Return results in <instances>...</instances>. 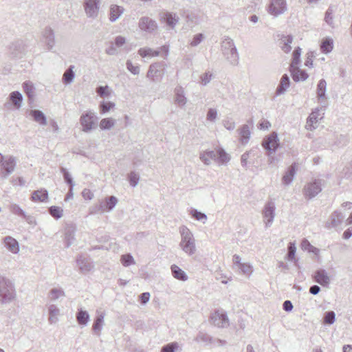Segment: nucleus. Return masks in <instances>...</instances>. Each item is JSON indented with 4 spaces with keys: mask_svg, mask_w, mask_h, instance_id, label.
I'll use <instances>...</instances> for the list:
<instances>
[{
    "mask_svg": "<svg viewBox=\"0 0 352 352\" xmlns=\"http://www.w3.org/2000/svg\"><path fill=\"white\" fill-rule=\"evenodd\" d=\"M181 241L179 244L182 251L188 256L195 254L197 252L196 241L192 232L186 226H182L179 228Z\"/></svg>",
    "mask_w": 352,
    "mask_h": 352,
    "instance_id": "f257e3e1",
    "label": "nucleus"
},
{
    "mask_svg": "<svg viewBox=\"0 0 352 352\" xmlns=\"http://www.w3.org/2000/svg\"><path fill=\"white\" fill-rule=\"evenodd\" d=\"M14 284L10 278L0 276V304L6 305L16 298Z\"/></svg>",
    "mask_w": 352,
    "mask_h": 352,
    "instance_id": "f03ea898",
    "label": "nucleus"
},
{
    "mask_svg": "<svg viewBox=\"0 0 352 352\" xmlns=\"http://www.w3.org/2000/svg\"><path fill=\"white\" fill-rule=\"evenodd\" d=\"M98 118L92 111H87L82 114L80 118V123L82 126V131L89 133L96 129Z\"/></svg>",
    "mask_w": 352,
    "mask_h": 352,
    "instance_id": "7ed1b4c3",
    "label": "nucleus"
},
{
    "mask_svg": "<svg viewBox=\"0 0 352 352\" xmlns=\"http://www.w3.org/2000/svg\"><path fill=\"white\" fill-rule=\"evenodd\" d=\"M118 203V199L114 196L107 197L98 205L90 208V214L102 213L111 211Z\"/></svg>",
    "mask_w": 352,
    "mask_h": 352,
    "instance_id": "20e7f679",
    "label": "nucleus"
},
{
    "mask_svg": "<svg viewBox=\"0 0 352 352\" xmlns=\"http://www.w3.org/2000/svg\"><path fill=\"white\" fill-rule=\"evenodd\" d=\"M323 184L324 181L320 179H316L307 183L303 188L305 197L311 199L317 196L322 191Z\"/></svg>",
    "mask_w": 352,
    "mask_h": 352,
    "instance_id": "39448f33",
    "label": "nucleus"
},
{
    "mask_svg": "<svg viewBox=\"0 0 352 352\" xmlns=\"http://www.w3.org/2000/svg\"><path fill=\"white\" fill-rule=\"evenodd\" d=\"M16 165V160L14 157L10 155L5 156V158H3L1 163L0 178L2 179H7L14 171Z\"/></svg>",
    "mask_w": 352,
    "mask_h": 352,
    "instance_id": "423d86ee",
    "label": "nucleus"
},
{
    "mask_svg": "<svg viewBox=\"0 0 352 352\" xmlns=\"http://www.w3.org/2000/svg\"><path fill=\"white\" fill-rule=\"evenodd\" d=\"M287 10L286 0H270L267 6V12L275 17L283 14Z\"/></svg>",
    "mask_w": 352,
    "mask_h": 352,
    "instance_id": "0eeeda50",
    "label": "nucleus"
},
{
    "mask_svg": "<svg viewBox=\"0 0 352 352\" xmlns=\"http://www.w3.org/2000/svg\"><path fill=\"white\" fill-rule=\"evenodd\" d=\"M275 210L276 206L273 201H269L265 204L262 210V215L266 228L272 225L276 214Z\"/></svg>",
    "mask_w": 352,
    "mask_h": 352,
    "instance_id": "6e6552de",
    "label": "nucleus"
},
{
    "mask_svg": "<svg viewBox=\"0 0 352 352\" xmlns=\"http://www.w3.org/2000/svg\"><path fill=\"white\" fill-rule=\"evenodd\" d=\"M279 145V139L276 132H272L266 136L262 142L263 147L269 152L267 154L269 156L270 154L276 152Z\"/></svg>",
    "mask_w": 352,
    "mask_h": 352,
    "instance_id": "1a4fd4ad",
    "label": "nucleus"
},
{
    "mask_svg": "<svg viewBox=\"0 0 352 352\" xmlns=\"http://www.w3.org/2000/svg\"><path fill=\"white\" fill-rule=\"evenodd\" d=\"M324 114V107L316 108L314 110L307 118L306 128L307 130L313 131L318 127V122Z\"/></svg>",
    "mask_w": 352,
    "mask_h": 352,
    "instance_id": "9d476101",
    "label": "nucleus"
},
{
    "mask_svg": "<svg viewBox=\"0 0 352 352\" xmlns=\"http://www.w3.org/2000/svg\"><path fill=\"white\" fill-rule=\"evenodd\" d=\"M100 0H84L83 7L87 17L95 19L100 10Z\"/></svg>",
    "mask_w": 352,
    "mask_h": 352,
    "instance_id": "9b49d317",
    "label": "nucleus"
},
{
    "mask_svg": "<svg viewBox=\"0 0 352 352\" xmlns=\"http://www.w3.org/2000/svg\"><path fill=\"white\" fill-rule=\"evenodd\" d=\"M212 323L220 328H226L229 326V319L223 310H217L211 316Z\"/></svg>",
    "mask_w": 352,
    "mask_h": 352,
    "instance_id": "f8f14e48",
    "label": "nucleus"
},
{
    "mask_svg": "<svg viewBox=\"0 0 352 352\" xmlns=\"http://www.w3.org/2000/svg\"><path fill=\"white\" fill-rule=\"evenodd\" d=\"M222 52L225 58L233 65L239 63V54L235 45H223Z\"/></svg>",
    "mask_w": 352,
    "mask_h": 352,
    "instance_id": "ddd939ff",
    "label": "nucleus"
},
{
    "mask_svg": "<svg viewBox=\"0 0 352 352\" xmlns=\"http://www.w3.org/2000/svg\"><path fill=\"white\" fill-rule=\"evenodd\" d=\"M138 26L142 31L152 33L157 29V23L153 19L148 16L141 17L139 20Z\"/></svg>",
    "mask_w": 352,
    "mask_h": 352,
    "instance_id": "4468645a",
    "label": "nucleus"
},
{
    "mask_svg": "<svg viewBox=\"0 0 352 352\" xmlns=\"http://www.w3.org/2000/svg\"><path fill=\"white\" fill-rule=\"evenodd\" d=\"M162 21L170 30H174L179 22V16L177 13L166 12L161 16Z\"/></svg>",
    "mask_w": 352,
    "mask_h": 352,
    "instance_id": "2eb2a0df",
    "label": "nucleus"
},
{
    "mask_svg": "<svg viewBox=\"0 0 352 352\" xmlns=\"http://www.w3.org/2000/svg\"><path fill=\"white\" fill-rule=\"evenodd\" d=\"M312 276L315 282L322 287H328L331 282L330 277L324 269H319L316 270Z\"/></svg>",
    "mask_w": 352,
    "mask_h": 352,
    "instance_id": "dca6fc26",
    "label": "nucleus"
},
{
    "mask_svg": "<svg viewBox=\"0 0 352 352\" xmlns=\"http://www.w3.org/2000/svg\"><path fill=\"white\" fill-rule=\"evenodd\" d=\"M175 103L179 107H183L187 103V98L185 96L184 89L182 86H177L174 90Z\"/></svg>",
    "mask_w": 352,
    "mask_h": 352,
    "instance_id": "f3484780",
    "label": "nucleus"
},
{
    "mask_svg": "<svg viewBox=\"0 0 352 352\" xmlns=\"http://www.w3.org/2000/svg\"><path fill=\"white\" fill-rule=\"evenodd\" d=\"M96 318H95L92 327L93 331L97 336H100L102 326L104 324V318L105 316V313L103 311H100V310L96 311Z\"/></svg>",
    "mask_w": 352,
    "mask_h": 352,
    "instance_id": "a211bd4d",
    "label": "nucleus"
},
{
    "mask_svg": "<svg viewBox=\"0 0 352 352\" xmlns=\"http://www.w3.org/2000/svg\"><path fill=\"white\" fill-rule=\"evenodd\" d=\"M124 8L122 6L111 4L109 10V19L111 22H116L124 13Z\"/></svg>",
    "mask_w": 352,
    "mask_h": 352,
    "instance_id": "6ab92c4d",
    "label": "nucleus"
},
{
    "mask_svg": "<svg viewBox=\"0 0 352 352\" xmlns=\"http://www.w3.org/2000/svg\"><path fill=\"white\" fill-rule=\"evenodd\" d=\"M338 6L334 4H331L324 14V21L325 23L329 25L331 28H333L335 27L334 23V14L337 11Z\"/></svg>",
    "mask_w": 352,
    "mask_h": 352,
    "instance_id": "aec40b11",
    "label": "nucleus"
},
{
    "mask_svg": "<svg viewBox=\"0 0 352 352\" xmlns=\"http://www.w3.org/2000/svg\"><path fill=\"white\" fill-rule=\"evenodd\" d=\"M3 243L8 251L12 254H18L19 252V245L18 241L12 236H7L3 239Z\"/></svg>",
    "mask_w": 352,
    "mask_h": 352,
    "instance_id": "412c9836",
    "label": "nucleus"
},
{
    "mask_svg": "<svg viewBox=\"0 0 352 352\" xmlns=\"http://www.w3.org/2000/svg\"><path fill=\"white\" fill-rule=\"evenodd\" d=\"M344 218V215L341 212L335 211L330 216L329 222L327 223V227L336 228L340 226L342 223Z\"/></svg>",
    "mask_w": 352,
    "mask_h": 352,
    "instance_id": "4be33fe9",
    "label": "nucleus"
},
{
    "mask_svg": "<svg viewBox=\"0 0 352 352\" xmlns=\"http://www.w3.org/2000/svg\"><path fill=\"white\" fill-rule=\"evenodd\" d=\"M290 72L293 80L295 82L304 81L308 78V74L306 72L301 70L298 66L290 67Z\"/></svg>",
    "mask_w": 352,
    "mask_h": 352,
    "instance_id": "5701e85b",
    "label": "nucleus"
},
{
    "mask_svg": "<svg viewBox=\"0 0 352 352\" xmlns=\"http://www.w3.org/2000/svg\"><path fill=\"white\" fill-rule=\"evenodd\" d=\"M48 321L50 324H55L58 321L60 309L56 305L51 304L48 306Z\"/></svg>",
    "mask_w": 352,
    "mask_h": 352,
    "instance_id": "b1692460",
    "label": "nucleus"
},
{
    "mask_svg": "<svg viewBox=\"0 0 352 352\" xmlns=\"http://www.w3.org/2000/svg\"><path fill=\"white\" fill-rule=\"evenodd\" d=\"M48 199V192L44 188L35 190L32 192L31 199L32 201L45 202Z\"/></svg>",
    "mask_w": 352,
    "mask_h": 352,
    "instance_id": "393cba45",
    "label": "nucleus"
},
{
    "mask_svg": "<svg viewBox=\"0 0 352 352\" xmlns=\"http://www.w3.org/2000/svg\"><path fill=\"white\" fill-rule=\"evenodd\" d=\"M41 36L42 41L45 43L46 44H50L51 43L54 42V33L53 30L50 27L45 28L42 30Z\"/></svg>",
    "mask_w": 352,
    "mask_h": 352,
    "instance_id": "a878e982",
    "label": "nucleus"
},
{
    "mask_svg": "<svg viewBox=\"0 0 352 352\" xmlns=\"http://www.w3.org/2000/svg\"><path fill=\"white\" fill-rule=\"evenodd\" d=\"M217 154L214 151H204L200 153L199 159L206 165H210L211 160H216Z\"/></svg>",
    "mask_w": 352,
    "mask_h": 352,
    "instance_id": "bb28decb",
    "label": "nucleus"
},
{
    "mask_svg": "<svg viewBox=\"0 0 352 352\" xmlns=\"http://www.w3.org/2000/svg\"><path fill=\"white\" fill-rule=\"evenodd\" d=\"M75 231L76 229L74 226H69L65 228V243L67 248L70 247L75 239Z\"/></svg>",
    "mask_w": 352,
    "mask_h": 352,
    "instance_id": "cd10ccee",
    "label": "nucleus"
},
{
    "mask_svg": "<svg viewBox=\"0 0 352 352\" xmlns=\"http://www.w3.org/2000/svg\"><path fill=\"white\" fill-rule=\"evenodd\" d=\"M162 76V65L160 63H154L150 65L147 72V77L155 81V77Z\"/></svg>",
    "mask_w": 352,
    "mask_h": 352,
    "instance_id": "c85d7f7f",
    "label": "nucleus"
},
{
    "mask_svg": "<svg viewBox=\"0 0 352 352\" xmlns=\"http://www.w3.org/2000/svg\"><path fill=\"white\" fill-rule=\"evenodd\" d=\"M65 292L61 287H53L48 292V298L52 301H56L63 298Z\"/></svg>",
    "mask_w": 352,
    "mask_h": 352,
    "instance_id": "c756f323",
    "label": "nucleus"
},
{
    "mask_svg": "<svg viewBox=\"0 0 352 352\" xmlns=\"http://www.w3.org/2000/svg\"><path fill=\"white\" fill-rule=\"evenodd\" d=\"M79 270L82 273H87L93 268L92 263L87 258L80 256L76 261Z\"/></svg>",
    "mask_w": 352,
    "mask_h": 352,
    "instance_id": "7c9ffc66",
    "label": "nucleus"
},
{
    "mask_svg": "<svg viewBox=\"0 0 352 352\" xmlns=\"http://www.w3.org/2000/svg\"><path fill=\"white\" fill-rule=\"evenodd\" d=\"M290 85L289 78L287 74H284L280 79V83L276 89V94L280 95L285 92Z\"/></svg>",
    "mask_w": 352,
    "mask_h": 352,
    "instance_id": "2f4dec72",
    "label": "nucleus"
},
{
    "mask_svg": "<svg viewBox=\"0 0 352 352\" xmlns=\"http://www.w3.org/2000/svg\"><path fill=\"white\" fill-rule=\"evenodd\" d=\"M170 270L172 275L175 278L182 281H186L188 280L187 274L177 265H172Z\"/></svg>",
    "mask_w": 352,
    "mask_h": 352,
    "instance_id": "473e14b6",
    "label": "nucleus"
},
{
    "mask_svg": "<svg viewBox=\"0 0 352 352\" xmlns=\"http://www.w3.org/2000/svg\"><path fill=\"white\" fill-rule=\"evenodd\" d=\"M76 317L78 323L82 326H86L90 318L89 313L81 308L78 309Z\"/></svg>",
    "mask_w": 352,
    "mask_h": 352,
    "instance_id": "72a5a7b5",
    "label": "nucleus"
},
{
    "mask_svg": "<svg viewBox=\"0 0 352 352\" xmlns=\"http://www.w3.org/2000/svg\"><path fill=\"white\" fill-rule=\"evenodd\" d=\"M215 152L217 154L216 160L219 164H227L230 160V155L223 148H218Z\"/></svg>",
    "mask_w": 352,
    "mask_h": 352,
    "instance_id": "f704fd0d",
    "label": "nucleus"
},
{
    "mask_svg": "<svg viewBox=\"0 0 352 352\" xmlns=\"http://www.w3.org/2000/svg\"><path fill=\"white\" fill-rule=\"evenodd\" d=\"M326 89L327 82L324 79L320 80L316 89V94L318 100L322 101V100L326 99Z\"/></svg>",
    "mask_w": 352,
    "mask_h": 352,
    "instance_id": "c9c22d12",
    "label": "nucleus"
},
{
    "mask_svg": "<svg viewBox=\"0 0 352 352\" xmlns=\"http://www.w3.org/2000/svg\"><path fill=\"white\" fill-rule=\"evenodd\" d=\"M239 133L240 135V141L242 144H246L250 138V127L247 124L243 125L239 129Z\"/></svg>",
    "mask_w": 352,
    "mask_h": 352,
    "instance_id": "e433bc0d",
    "label": "nucleus"
},
{
    "mask_svg": "<svg viewBox=\"0 0 352 352\" xmlns=\"http://www.w3.org/2000/svg\"><path fill=\"white\" fill-rule=\"evenodd\" d=\"M295 164H292L291 166L289 167L287 171L285 173L284 176L283 177V183L285 185H289L294 177V175L296 174V167Z\"/></svg>",
    "mask_w": 352,
    "mask_h": 352,
    "instance_id": "4c0bfd02",
    "label": "nucleus"
},
{
    "mask_svg": "<svg viewBox=\"0 0 352 352\" xmlns=\"http://www.w3.org/2000/svg\"><path fill=\"white\" fill-rule=\"evenodd\" d=\"M9 98L16 109H19L21 107L23 96L20 92L17 91H12L10 93Z\"/></svg>",
    "mask_w": 352,
    "mask_h": 352,
    "instance_id": "58836bf2",
    "label": "nucleus"
},
{
    "mask_svg": "<svg viewBox=\"0 0 352 352\" xmlns=\"http://www.w3.org/2000/svg\"><path fill=\"white\" fill-rule=\"evenodd\" d=\"M30 115L33 117L34 120L41 125L47 124L46 117L41 111L36 109L32 110Z\"/></svg>",
    "mask_w": 352,
    "mask_h": 352,
    "instance_id": "ea45409f",
    "label": "nucleus"
},
{
    "mask_svg": "<svg viewBox=\"0 0 352 352\" xmlns=\"http://www.w3.org/2000/svg\"><path fill=\"white\" fill-rule=\"evenodd\" d=\"M275 41L280 44H291L293 42V36L290 34L277 33L275 36Z\"/></svg>",
    "mask_w": 352,
    "mask_h": 352,
    "instance_id": "a19ab883",
    "label": "nucleus"
},
{
    "mask_svg": "<svg viewBox=\"0 0 352 352\" xmlns=\"http://www.w3.org/2000/svg\"><path fill=\"white\" fill-rule=\"evenodd\" d=\"M160 53V50H153L149 47L141 48L139 50L140 55L144 58H152L158 56Z\"/></svg>",
    "mask_w": 352,
    "mask_h": 352,
    "instance_id": "79ce46f5",
    "label": "nucleus"
},
{
    "mask_svg": "<svg viewBox=\"0 0 352 352\" xmlns=\"http://www.w3.org/2000/svg\"><path fill=\"white\" fill-rule=\"evenodd\" d=\"M116 124V120L112 118H103L100 120L99 126L102 130H109Z\"/></svg>",
    "mask_w": 352,
    "mask_h": 352,
    "instance_id": "37998d69",
    "label": "nucleus"
},
{
    "mask_svg": "<svg viewBox=\"0 0 352 352\" xmlns=\"http://www.w3.org/2000/svg\"><path fill=\"white\" fill-rule=\"evenodd\" d=\"M296 252V247L294 242H289L287 246V254L285 258L289 261L296 262L295 254Z\"/></svg>",
    "mask_w": 352,
    "mask_h": 352,
    "instance_id": "c03bdc74",
    "label": "nucleus"
},
{
    "mask_svg": "<svg viewBox=\"0 0 352 352\" xmlns=\"http://www.w3.org/2000/svg\"><path fill=\"white\" fill-rule=\"evenodd\" d=\"M74 67L73 65H71L64 73L63 76V81L65 84L68 85L70 84L74 78V72L73 71V69Z\"/></svg>",
    "mask_w": 352,
    "mask_h": 352,
    "instance_id": "a18cd8bd",
    "label": "nucleus"
},
{
    "mask_svg": "<svg viewBox=\"0 0 352 352\" xmlns=\"http://www.w3.org/2000/svg\"><path fill=\"white\" fill-rule=\"evenodd\" d=\"M120 262L124 267H129L135 264V261L131 254H122L120 256Z\"/></svg>",
    "mask_w": 352,
    "mask_h": 352,
    "instance_id": "49530a36",
    "label": "nucleus"
},
{
    "mask_svg": "<svg viewBox=\"0 0 352 352\" xmlns=\"http://www.w3.org/2000/svg\"><path fill=\"white\" fill-rule=\"evenodd\" d=\"M197 342H201L205 343L206 344H213V338L210 336L208 334L203 332H199L197 336L195 338Z\"/></svg>",
    "mask_w": 352,
    "mask_h": 352,
    "instance_id": "de8ad7c7",
    "label": "nucleus"
},
{
    "mask_svg": "<svg viewBox=\"0 0 352 352\" xmlns=\"http://www.w3.org/2000/svg\"><path fill=\"white\" fill-rule=\"evenodd\" d=\"M301 55V49L298 47L296 49H295L293 52L292 54V60L290 65V67H294L298 66V65L300 63V57Z\"/></svg>",
    "mask_w": 352,
    "mask_h": 352,
    "instance_id": "09e8293b",
    "label": "nucleus"
},
{
    "mask_svg": "<svg viewBox=\"0 0 352 352\" xmlns=\"http://www.w3.org/2000/svg\"><path fill=\"white\" fill-rule=\"evenodd\" d=\"M50 214L56 219H60L63 215V210L58 206H51L49 208Z\"/></svg>",
    "mask_w": 352,
    "mask_h": 352,
    "instance_id": "8fccbe9b",
    "label": "nucleus"
},
{
    "mask_svg": "<svg viewBox=\"0 0 352 352\" xmlns=\"http://www.w3.org/2000/svg\"><path fill=\"white\" fill-rule=\"evenodd\" d=\"M181 349L178 342H173L163 346L161 349V352H175Z\"/></svg>",
    "mask_w": 352,
    "mask_h": 352,
    "instance_id": "3c124183",
    "label": "nucleus"
},
{
    "mask_svg": "<svg viewBox=\"0 0 352 352\" xmlns=\"http://www.w3.org/2000/svg\"><path fill=\"white\" fill-rule=\"evenodd\" d=\"M23 88L24 92L26 94V95L28 96V97L29 98H31L34 96V87L33 86V84L31 82H30V81L25 82L23 84Z\"/></svg>",
    "mask_w": 352,
    "mask_h": 352,
    "instance_id": "603ef678",
    "label": "nucleus"
},
{
    "mask_svg": "<svg viewBox=\"0 0 352 352\" xmlns=\"http://www.w3.org/2000/svg\"><path fill=\"white\" fill-rule=\"evenodd\" d=\"M10 210L15 215L23 217L26 214L25 211L17 204H12L10 206Z\"/></svg>",
    "mask_w": 352,
    "mask_h": 352,
    "instance_id": "864d4df0",
    "label": "nucleus"
},
{
    "mask_svg": "<svg viewBox=\"0 0 352 352\" xmlns=\"http://www.w3.org/2000/svg\"><path fill=\"white\" fill-rule=\"evenodd\" d=\"M190 214L197 221H203V223H205V221L207 220L206 214L198 211L196 209H192L190 211Z\"/></svg>",
    "mask_w": 352,
    "mask_h": 352,
    "instance_id": "5fc2aeb1",
    "label": "nucleus"
},
{
    "mask_svg": "<svg viewBox=\"0 0 352 352\" xmlns=\"http://www.w3.org/2000/svg\"><path fill=\"white\" fill-rule=\"evenodd\" d=\"M336 320V314L333 311H327L324 314V323L332 324Z\"/></svg>",
    "mask_w": 352,
    "mask_h": 352,
    "instance_id": "6e6d98bb",
    "label": "nucleus"
},
{
    "mask_svg": "<svg viewBox=\"0 0 352 352\" xmlns=\"http://www.w3.org/2000/svg\"><path fill=\"white\" fill-rule=\"evenodd\" d=\"M218 113L217 110L214 108H210L208 110L207 114H206V120L211 122H214L217 118Z\"/></svg>",
    "mask_w": 352,
    "mask_h": 352,
    "instance_id": "4d7b16f0",
    "label": "nucleus"
},
{
    "mask_svg": "<svg viewBox=\"0 0 352 352\" xmlns=\"http://www.w3.org/2000/svg\"><path fill=\"white\" fill-rule=\"evenodd\" d=\"M60 171L63 175L64 179L66 183H67L70 187L74 188V182H73V179L71 177V175L66 170V168L62 167L60 168Z\"/></svg>",
    "mask_w": 352,
    "mask_h": 352,
    "instance_id": "13d9d810",
    "label": "nucleus"
},
{
    "mask_svg": "<svg viewBox=\"0 0 352 352\" xmlns=\"http://www.w3.org/2000/svg\"><path fill=\"white\" fill-rule=\"evenodd\" d=\"M238 268L243 274L250 276L252 273V266L249 263H243Z\"/></svg>",
    "mask_w": 352,
    "mask_h": 352,
    "instance_id": "bf43d9fd",
    "label": "nucleus"
},
{
    "mask_svg": "<svg viewBox=\"0 0 352 352\" xmlns=\"http://www.w3.org/2000/svg\"><path fill=\"white\" fill-rule=\"evenodd\" d=\"M301 247H302V249L305 250H307L310 252H315L316 251H318V249L315 247H314L310 243L309 241L306 239H304L301 243Z\"/></svg>",
    "mask_w": 352,
    "mask_h": 352,
    "instance_id": "052dcab7",
    "label": "nucleus"
},
{
    "mask_svg": "<svg viewBox=\"0 0 352 352\" xmlns=\"http://www.w3.org/2000/svg\"><path fill=\"white\" fill-rule=\"evenodd\" d=\"M140 177L139 175L135 172H131L129 175V180L130 185L133 187H135L138 185L139 182Z\"/></svg>",
    "mask_w": 352,
    "mask_h": 352,
    "instance_id": "680f3d73",
    "label": "nucleus"
},
{
    "mask_svg": "<svg viewBox=\"0 0 352 352\" xmlns=\"http://www.w3.org/2000/svg\"><path fill=\"white\" fill-rule=\"evenodd\" d=\"M96 93L102 98L109 96L110 95L109 87L107 85L99 86L96 89Z\"/></svg>",
    "mask_w": 352,
    "mask_h": 352,
    "instance_id": "e2e57ef3",
    "label": "nucleus"
},
{
    "mask_svg": "<svg viewBox=\"0 0 352 352\" xmlns=\"http://www.w3.org/2000/svg\"><path fill=\"white\" fill-rule=\"evenodd\" d=\"M127 69L134 75L140 74V67L138 65H133L132 62L129 60L126 63Z\"/></svg>",
    "mask_w": 352,
    "mask_h": 352,
    "instance_id": "0e129e2a",
    "label": "nucleus"
},
{
    "mask_svg": "<svg viewBox=\"0 0 352 352\" xmlns=\"http://www.w3.org/2000/svg\"><path fill=\"white\" fill-rule=\"evenodd\" d=\"M115 106L114 103L111 102H102L100 104V110L102 113L108 112L111 108Z\"/></svg>",
    "mask_w": 352,
    "mask_h": 352,
    "instance_id": "69168bd1",
    "label": "nucleus"
},
{
    "mask_svg": "<svg viewBox=\"0 0 352 352\" xmlns=\"http://www.w3.org/2000/svg\"><path fill=\"white\" fill-rule=\"evenodd\" d=\"M212 77V74L210 72H206L203 75L201 76V82L203 85H206L208 84Z\"/></svg>",
    "mask_w": 352,
    "mask_h": 352,
    "instance_id": "338daca9",
    "label": "nucleus"
},
{
    "mask_svg": "<svg viewBox=\"0 0 352 352\" xmlns=\"http://www.w3.org/2000/svg\"><path fill=\"white\" fill-rule=\"evenodd\" d=\"M343 175L346 178H350L352 176V163L343 168Z\"/></svg>",
    "mask_w": 352,
    "mask_h": 352,
    "instance_id": "774afa93",
    "label": "nucleus"
}]
</instances>
